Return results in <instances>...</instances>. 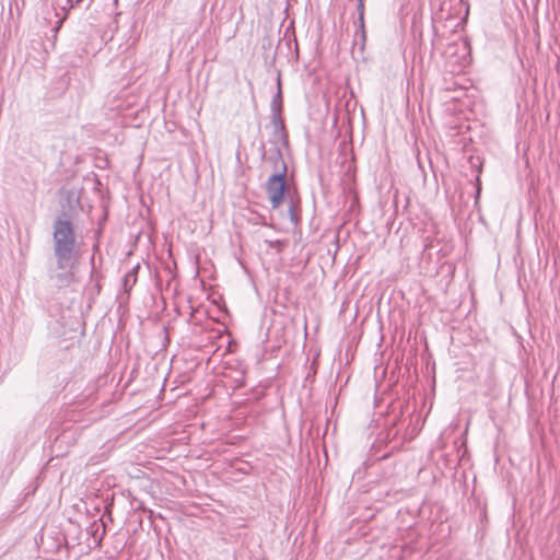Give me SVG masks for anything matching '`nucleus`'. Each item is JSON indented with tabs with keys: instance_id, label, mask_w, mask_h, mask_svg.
<instances>
[{
	"instance_id": "nucleus-1",
	"label": "nucleus",
	"mask_w": 560,
	"mask_h": 560,
	"mask_svg": "<svg viewBox=\"0 0 560 560\" xmlns=\"http://www.w3.org/2000/svg\"><path fill=\"white\" fill-rule=\"evenodd\" d=\"M54 256L59 264L77 260L80 246L75 238L73 225L70 220L57 218L54 223Z\"/></svg>"
},
{
	"instance_id": "nucleus-2",
	"label": "nucleus",
	"mask_w": 560,
	"mask_h": 560,
	"mask_svg": "<svg viewBox=\"0 0 560 560\" xmlns=\"http://www.w3.org/2000/svg\"><path fill=\"white\" fill-rule=\"evenodd\" d=\"M278 159L280 161V167L269 176L266 182V191L268 194L272 209H277L284 199V192L287 189L285 176L288 167L285 162L281 158V153L278 150Z\"/></svg>"
},
{
	"instance_id": "nucleus-3",
	"label": "nucleus",
	"mask_w": 560,
	"mask_h": 560,
	"mask_svg": "<svg viewBox=\"0 0 560 560\" xmlns=\"http://www.w3.org/2000/svg\"><path fill=\"white\" fill-rule=\"evenodd\" d=\"M75 261L68 260L61 265L56 260V267L49 271V279L56 288H67L74 281L73 267Z\"/></svg>"
},
{
	"instance_id": "nucleus-4",
	"label": "nucleus",
	"mask_w": 560,
	"mask_h": 560,
	"mask_svg": "<svg viewBox=\"0 0 560 560\" xmlns=\"http://www.w3.org/2000/svg\"><path fill=\"white\" fill-rule=\"evenodd\" d=\"M270 112H271V124L275 128V133L279 135L281 138H287L285 131H284V122L281 117L282 114V92H281V84L280 79H278V91L273 95L271 103H270Z\"/></svg>"
},
{
	"instance_id": "nucleus-5",
	"label": "nucleus",
	"mask_w": 560,
	"mask_h": 560,
	"mask_svg": "<svg viewBox=\"0 0 560 560\" xmlns=\"http://www.w3.org/2000/svg\"><path fill=\"white\" fill-rule=\"evenodd\" d=\"M288 215L294 226L301 222L300 200L291 195L288 196Z\"/></svg>"
},
{
	"instance_id": "nucleus-6",
	"label": "nucleus",
	"mask_w": 560,
	"mask_h": 560,
	"mask_svg": "<svg viewBox=\"0 0 560 560\" xmlns=\"http://www.w3.org/2000/svg\"><path fill=\"white\" fill-rule=\"evenodd\" d=\"M139 269L140 265L137 264L124 276L122 285L126 292H128L136 284Z\"/></svg>"
},
{
	"instance_id": "nucleus-7",
	"label": "nucleus",
	"mask_w": 560,
	"mask_h": 560,
	"mask_svg": "<svg viewBox=\"0 0 560 560\" xmlns=\"http://www.w3.org/2000/svg\"><path fill=\"white\" fill-rule=\"evenodd\" d=\"M354 37H355V39L360 38V40H361V49H363V47L365 45V40H366L365 27L358 28L355 34H354Z\"/></svg>"
},
{
	"instance_id": "nucleus-8",
	"label": "nucleus",
	"mask_w": 560,
	"mask_h": 560,
	"mask_svg": "<svg viewBox=\"0 0 560 560\" xmlns=\"http://www.w3.org/2000/svg\"><path fill=\"white\" fill-rule=\"evenodd\" d=\"M358 15H364V0H357Z\"/></svg>"
},
{
	"instance_id": "nucleus-9",
	"label": "nucleus",
	"mask_w": 560,
	"mask_h": 560,
	"mask_svg": "<svg viewBox=\"0 0 560 560\" xmlns=\"http://www.w3.org/2000/svg\"><path fill=\"white\" fill-rule=\"evenodd\" d=\"M266 244L270 247V248H278L281 246V242L279 240H275V241H266Z\"/></svg>"
},
{
	"instance_id": "nucleus-10",
	"label": "nucleus",
	"mask_w": 560,
	"mask_h": 560,
	"mask_svg": "<svg viewBox=\"0 0 560 560\" xmlns=\"http://www.w3.org/2000/svg\"><path fill=\"white\" fill-rule=\"evenodd\" d=\"M364 27V15H358V28Z\"/></svg>"
},
{
	"instance_id": "nucleus-11",
	"label": "nucleus",
	"mask_w": 560,
	"mask_h": 560,
	"mask_svg": "<svg viewBox=\"0 0 560 560\" xmlns=\"http://www.w3.org/2000/svg\"><path fill=\"white\" fill-rule=\"evenodd\" d=\"M66 2H67V5L62 7L65 12H67L71 8H73V3L71 0H67Z\"/></svg>"
},
{
	"instance_id": "nucleus-12",
	"label": "nucleus",
	"mask_w": 560,
	"mask_h": 560,
	"mask_svg": "<svg viewBox=\"0 0 560 560\" xmlns=\"http://www.w3.org/2000/svg\"><path fill=\"white\" fill-rule=\"evenodd\" d=\"M479 194H480V187L477 188V198L479 197Z\"/></svg>"
},
{
	"instance_id": "nucleus-13",
	"label": "nucleus",
	"mask_w": 560,
	"mask_h": 560,
	"mask_svg": "<svg viewBox=\"0 0 560 560\" xmlns=\"http://www.w3.org/2000/svg\"><path fill=\"white\" fill-rule=\"evenodd\" d=\"M81 0H75L77 3H79Z\"/></svg>"
}]
</instances>
